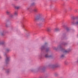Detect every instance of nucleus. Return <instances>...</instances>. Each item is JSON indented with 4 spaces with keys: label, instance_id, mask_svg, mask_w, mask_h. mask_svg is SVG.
<instances>
[{
    "label": "nucleus",
    "instance_id": "obj_1",
    "mask_svg": "<svg viewBox=\"0 0 78 78\" xmlns=\"http://www.w3.org/2000/svg\"><path fill=\"white\" fill-rule=\"evenodd\" d=\"M42 16V15L41 14H38L37 16L35 18V20H37L40 19V17H41Z\"/></svg>",
    "mask_w": 78,
    "mask_h": 78
},
{
    "label": "nucleus",
    "instance_id": "obj_2",
    "mask_svg": "<svg viewBox=\"0 0 78 78\" xmlns=\"http://www.w3.org/2000/svg\"><path fill=\"white\" fill-rule=\"evenodd\" d=\"M47 46V43H45L41 47V49L44 50L45 48H46V46Z\"/></svg>",
    "mask_w": 78,
    "mask_h": 78
},
{
    "label": "nucleus",
    "instance_id": "obj_3",
    "mask_svg": "<svg viewBox=\"0 0 78 78\" xmlns=\"http://www.w3.org/2000/svg\"><path fill=\"white\" fill-rule=\"evenodd\" d=\"M58 64H55V65H52L51 66V68H55V67H58Z\"/></svg>",
    "mask_w": 78,
    "mask_h": 78
},
{
    "label": "nucleus",
    "instance_id": "obj_4",
    "mask_svg": "<svg viewBox=\"0 0 78 78\" xmlns=\"http://www.w3.org/2000/svg\"><path fill=\"white\" fill-rule=\"evenodd\" d=\"M72 24L73 25H78V20H77L76 23H74V22H73L72 23Z\"/></svg>",
    "mask_w": 78,
    "mask_h": 78
},
{
    "label": "nucleus",
    "instance_id": "obj_5",
    "mask_svg": "<svg viewBox=\"0 0 78 78\" xmlns=\"http://www.w3.org/2000/svg\"><path fill=\"white\" fill-rule=\"evenodd\" d=\"M62 48V46L61 45L58 46L57 48H56V49H61Z\"/></svg>",
    "mask_w": 78,
    "mask_h": 78
},
{
    "label": "nucleus",
    "instance_id": "obj_6",
    "mask_svg": "<svg viewBox=\"0 0 78 78\" xmlns=\"http://www.w3.org/2000/svg\"><path fill=\"white\" fill-rule=\"evenodd\" d=\"M45 57L46 58H51V56H48V54H46L45 55Z\"/></svg>",
    "mask_w": 78,
    "mask_h": 78
},
{
    "label": "nucleus",
    "instance_id": "obj_7",
    "mask_svg": "<svg viewBox=\"0 0 78 78\" xmlns=\"http://www.w3.org/2000/svg\"><path fill=\"white\" fill-rule=\"evenodd\" d=\"M59 28H56L54 29L55 31H59Z\"/></svg>",
    "mask_w": 78,
    "mask_h": 78
},
{
    "label": "nucleus",
    "instance_id": "obj_8",
    "mask_svg": "<svg viewBox=\"0 0 78 78\" xmlns=\"http://www.w3.org/2000/svg\"><path fill=\"white\" fill-rule=\"evenodd\" d=\"M10 17L11 18H12L14 17V15L13 14H10L9 15Z\"/></svg>",
    "mask_w": 78,
    "mask_h": 78
},
{
    "label": "nucleus",
    "instance_id": "obj_9",
    "mask_svg": "<svg viewBox=\"0 0 78 78\" xmlns=\"http://www.w3.org/2000/svg\"><path fill=\"white\" fill-rule=\"evenodd\" d=\"M17 14H18L17 12H15L14 13V16H17Z\"/></svg>",
    "mask_w": 78,
    "mask_h": 78
},
{
    "label": "nucleus",
    "instance_id": "obj_10",
    "mask_svg": "<svg viewBox=\"0 0 78 78\" xmlns=\"http://www.w3.org/2000/svg\"><path fill=\"white\" fill-rule=\"evenodd\" d=\"M15 8L16 9H19V8H20V6H16L15 7Z\"/></svg>",
    "mask_w": 78,
    "mask_h": 78
},
{
    "label": "nucleus",
    "instance_id": "obj_11",
    "mask_svg": "<svg viewBox=\"0 0 78 78\" xmlns=\"http://www.w3.org/2000/svg\"><path fill=\"white\" fill-rule=\"evenodd\" d=\"M6 13L7 14H8V15L9 14V13H10V12H9L8 11H6Z\"/></svg>",
    "mask_w": 78,
    "mask_h": 78
},
{
    "label": "nucleus",
    "instance_id": "obj_12",
    "mask_svg": "<svg viewBox=\"0 0 78 78\" xmlns=\"http://www.w3.org/2000/svg\"><path fill=\"white\" fill-rule=\"evenodd\" d=\"M9 61V58H7L6 59V62H8Z\"/></svg>",
    "mask_w": 78,
    "mask_h": 78
},
{
    "label": "nucleus",
    "instance_id": "obj_13",
    "mask_svg": "<svg viewBox=\"0 0 78 78\" xmlns=\"http://www.w3.org/2000/svg\"><path fill=\"white\" fill-rule=\"evenodd\" d=\"M50 29H51L50 27H48L47 29V31H50Z\"/></svg>",
    "mask_w": 78,
    "mask_h": 78
},
{
    "label": "nucleus",
    "instance_id": "obj_14",
    "mask_svg": "<svg viewBox=\"0 0 78 78\" xmlns=\"http://www.w3.org/2000/svg\"><path fill=\"white\" fill-rule=\"evenodd\" d=\"M68 51H67V50H64L63 51L64 53H67V52H68Z\"/></svg>",
    "mask_w": 78,
    "mask_h": 78
},
{
    "label": "nucleus",
    "instance_id": "obj_15",
    "mask_svg": "<svg viewBox=\"0 0 78 78\" xmlns=\"http://www.w3.org/2000/svg\"><path fill=\"white\" fill-rule=\"evenodd\" d=\"M34 11H35V12H36L37 11V9H34Z\"/></svg>",
    "mask_w": 78,
    "mask_h": 78
},
{
    "label": "nucleus",
    "instance_id": "obj_16",
    "mask_svg": "<svg viewBox=\"0 0 78 78\" xmlns=\"http://www.w3.org/2000/svg\"><path fill=\"white\" fill-rule=\"evenodd\" d=\"M9 51V49H7L6 51V52H8V51Z\"/></svg>",
    "mask_w": 78,
    "mask_h": 78
},
{
    "label": "nucleus",
    "instance_id": "obj_17",
    "mask_svg": "<svg viewBox=\"0 0 78 78\" xmlns=\"http://www.w3.org/2000/svg\"><path fill=\"white\" fill-rule=\"evenodd\" d=\"M46 51H48V50H49V49L48 48H46Z\"/></svg>",
    "mask_w": 78,
    "mask_h": 78
},
{
    "label": "nucleus",
    "instance_id": "obj_18",
    "mask_svg": "<svg viewBox=\"0 0 78 78\" xmlns=\"http://www.w3.org/2000/svg\"><path fill=\"white\" fill-rule=\"evenodd\" d=\"M61 58H63V57H64V55H62L61 56Z\"/></svg>",
    "mask_w": 78,
    "mask_h": 78
},
{
    "label": "nucleus",
    "instance_id": "obj_19",
    "mask_svg": "<svg viewBox=\"0 0 78 78\" xmlns=\"http://www.w3.org/2000/svg\"><path fill=\"white\" fill-rule=\"evenodd\" d=\"M77 11H78V10H77V9L75 10V12H77Z\"/></svg>",
    "mask_w": 78,
    "mask_h": 78
},
{
    "label": "nucleus",
    "instance_id": "obj_20",
    "mask_svg": "<svg viewBox=\"0 0 78 78\" xmlns=\"http://www.w3.org/2000/svg\"><path fill=\"white\" fill-rule=\"evenodd\" d=\"M1 35H3V34H2V33H1Z\"/></svg>",
    "mask_w": 78,
    "mask_h": 78
},
{
    "label": "nucleus",
    "instance_id": "obj_21",
    "mask_svg": "<svg viewBox=\"0 0 78 78\" xmlns=\"http://www.w3.org/2000/svg\"><path fill=\"white\" fill-rule=\"evenodd\" d=\"M55 76H57V75H56V74H55Z\"/></svg>",
    "mask_w": 78,
    "mask_h": 78
},
{
    "label": "nucleus",
    "instance_id": "obj_22",
    "mask_svg": "<svg viewBox=\"0 0 78 78\" xmlns=\"http://www.w3.org/2000/svg\"><path fill=\"white\" fill-rule=\"evenodd\" d=\"M27 9H28V8H27Z\"/></svg>",
    "mask_w": 78,
    "mask_h": 78
},
{
    "label": "nucleus",
    "instance_id": "obj_23",
    "mask_svg": "<svg viewBox=\"0 0 78 78\" xmlns=\"http://www.w3.org/2000/svg\"><path fill=\"white\" fill-rule=\"evenodd\" d=\"M2 44V43H1V44Z\"/></svg>",
    "mask_w": 78,
    "mask_h": 78
},
{
    "label": "nucleus",
    "instance_id": "obj_24",
    "mask_svg": "<svg viewBox=\"0 0 78 78\" xmlns=\"http://www.w3.org/2000/svg\"><path fill=\"white\" fill-rule=\"evenodd\" d=\"M58 74H57V75H58Z\"/></svg>",
    "mask_w": 78,
    "mask_h": 78
}]
</instances>
